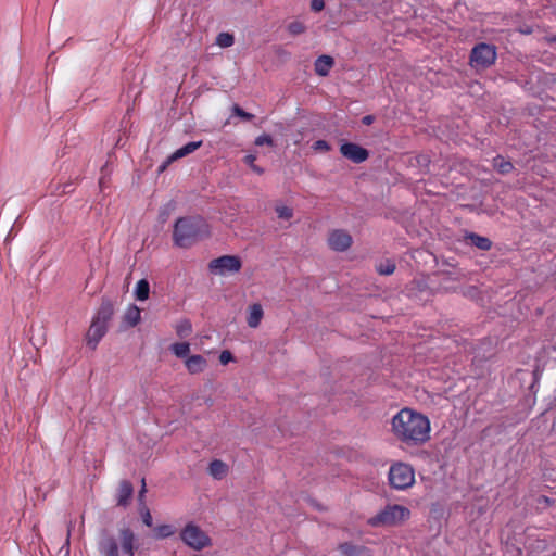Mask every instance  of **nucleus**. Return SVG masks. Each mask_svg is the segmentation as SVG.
<instances>
[{
    "label": "nucleus",
    "mask_w": 556,
    "mask_h": 556,
    "mask_svg": "<svg viewBox=\"0 0 556 556\" xmlns=\"http://www.w3.org/2000/svg\"><path fill=\"white\" fill-rule=\"evenodd\" d=\"M180 539L189 547L201 551L211 545L210 536L197 525L189 522L180 532Z\"/></svg>",
    "instance_id": "obj_7"
},
{
    "label": "nucleus",
    "mask_w": 556,
    "mask_h": 556,
    "mask_svg": "<svg viewBox=\"0 0 556 556\" xmlns=\"http://www.w3.org/2000/svg\"><path fill=\"white\" fill-rule=\"evenodd\" d=\"M170 352L178 358L189 357L190 344L188 342H175L169 346Z\"/></svg>",
    "instance_id": "obj_24"
},
{
    "label": "nucleus",
    "mask_w": 556,
    "mask_h": 556,
    "mask_svg": "<svg viewBox=\"0 0 556 556\" xmlns=\"http://www.w3.org/2000/svg\"><path fill=\"white\" fill-rule=\"evenodd\" d=\"M351 235L342 229L332 230L328 237V244L330 249L337 252H344L352 245Z\"/></svg>",
    "instance_id": "obj_9"
},
{
    "label": "nucleus",
    "mask_w": 556,
    "mask_h": 556,
    "mask_svg": "<svg viewBox=\"0 0 556 556\" xmlns=\"http://www.w3.org/2000/svg\"><path fill=\"white\" fill-rule=\"evenodd\" d=\"M140 320H141L140 308L135 304L129 305L124 314V323L128 327H135L140 323Z\"/></svg>",
    "instance_id": "obj_20"
},
{
    "label": "nucleus",
    "mask_w": 556,
    "mask_h": 556,
    "mask_svg": "<svg viewBox=\"0 0 556 556\" xmlns=\"http://www.w3.org/2000/svg\"><path fill=\"white\" fill-rule=\"evenodd\" d=\"M255 160H256V156L253 155V154H248L245 155L244 157V162L251 167V169L257 174H262L263 173V169L255 165Z\"/></svg>",
    "instance_id": "obj_32"
},
{
    "label": "nucleus",
    "mask_w": 556,
    "mask_h": 556,
    "mask_svg": "<svg viewBox=\"0 0 556 556\" xmlns=\"http://www.w3.org/2000/svg\"><path fill=\"white\" fill-rule=\"evenodd\" d=\"M202 146V141H191L182 146L181 148L177 149L167 160V163L174 162L178 159H181L188 154H191L197 149H199Z\"/></svg>",
    "instance_id": "obj_19"
},
{
    "label": "nucleus",
    "mask_w": 556,
    "mask_h": 556,
    "mask_svg": "<svg viewBox=\"0 0 556 556\" xmlns=\"http://www.w3.org/2000/svg\"><path fill=\"white\" fill-rule=\"evenodd\" d=\"M132 493H134L132 484L127 480H123L119 483V488L117 491V505L126 506L129 503V500L131 498Z\"/></svg>",
    "instance_id": "obj_18"
},
{
    "label": "nucleus",
    "mask_w": 556,
    "mask_h": 556,
    "mask_svg": "<svg viewBox=\"0 0 556 556\" xmlns=\"http://www.w3.org/2000/svg\"><path fill=\"white\" fill-rule=\"evenodd\" d=\"M144 493H146V481H144V479H142V486H141V490H140V493H139V501L143 500Z\"/></svg>",
    "instance_id": "obj_39"
},
{
    "label": "nucleus",
    "mask_w": 556,
    "mask_h": 556,
    "mask_svg": "<svg viewBox=\"0 0 556 556\" xmlns=\"http://www.w3.org/2000/svg\"><path fill=\"white\" fill-rule=\"evenodd\" d=\"M99 552L101 556H118V544L114 536L104 535L99 541Z\"/></svg>",
    "instance_id": "obj_13"
},
{
    "label": "nucleus",
    "mask_w": 556,
    "mask_h": 556,
    "mask_svg": "<svg viewBox=\"0 0 556 556\" xmlns=\"http://www.w3.org/2000/svg\"><path fill=\"white\" fill-rule=\"evenodd\" d=\"M255 144L256 146H264V144L273 146L274 141H273L271 136H269L267 134H263V135L256 137Z\"/></svg>",
    "instance_id": "obj_34"
},
{
    "label": "nucleus",
    "mask_w": 556,
    "mask_h": 556,
    "mask_svg": "<svg viewBox=\"0 0 556 556\" xmlns=\"http://www.w3.org/2000/svg\"><path fill=\"white\" fill-rule=\"evenodd\" d=\"M395 270V264L392 261H386L377 266V271L380 275H391Z\"/></svg>",
    "instance_id": "obj_29"
},
{
    "label": "nucleus",
    "mask_w": 556,
    "mask_h": 556,
    "mask_svg": "<svg viewBox=\"0 0 556 556\" xmlns=\"http://www.w3.org/2000/svg\"><path fill=\"white\" fill-rule=\"evenodd\" d=\"M334 64L333 58L330 55H320L314 63L315 72L317 75L327 76Z\"/></svg>",
    "instance_id": "obj_16"
},
{
    "label": "nucleus",
    "mask_w": 556,
    "mask_h": 556,
    "mask_svg": "<svg viewBox=\"0 0 556 556\" xmlns=\"http://www.w3.org/2000/svg\"><path fill=\"white\" fill-rule=\"evenodd\" d=\"M394 437L408 446H420L430 440L429 418L412 408H402L391 420Z\"/></svg>",
    "instance_id": "obj_1"
},
{
    "label": "nucleus",
    "mask_w": 556,
    "mask_h": 556,
    "mask_svg": "<svg viewBox=\"0 0 556 556\" xmlns=\"http://www.w3.org/2000/svg\"><path fill=\"white\" fill-rule=\"evenodd\" d=\"M288 30L291 35H301L306 30L305 25L302 22L294 21L288 25Z\"/></svg>",
    "instance_id": "obj_30"
},
{
    "label": "nucleus",
    "mask_w": 556,
    "mask_h": 556,
    "mask_svg": "<svg viewBox=\"0 0 556 556\" xmlns=\"http://www.w3.org/2000/svg\"><path fill=\"white\" fill-rule=\"evenodd\" d=\"M312 148L315 150V151H323V152H327L330 150V146L329 143L326 141V140H317L313 143Z\"/></svg>",
    "instance_id": "obj_35"
},
{
    "label": "nucleus",
    "mask_w": 556,
    "mask_h": 556,
    "mask_svg": "<svg viewBox=\"0 0 556 556\" xmlns=\"http://www.w3.org/2000/svg\"><path fill=\"white\" fill-rule=\"evenodd\" d=\"M108 326L92 319L91 325L87 332V344L93 350L97 348L100 340L105 336Z\"/></svg>",
    "instance_id": "obj_10"
},
{
    "label": "nucleus",
    "mask_w": 556,
    "mask_h": 556,
    "mask_svg": "<svg viewBox=\"0 0 556 556\" xmlns=\"http://www.w3.org/2000/svg\"><path fill=\"white\" fill-rule=\"evenodd\" d=\"M233 361V356L230 351L225 350L219 354V362L222 365H227Z\"/></svg>",
    "instance_id": "obj_37"
},
{
    "label": "nucleus",
    "mask_w": 556,
    "mask_h": 556,
    "mask_svg": "<svg viewBox=\"0 0 556 556\" xmlns=\"http://www.w3.org/2000/svg\"><path fill=\"white\" fill-rule=\"evenodd\" d=\"M140 514H141L143 523L147 527H151L152 526V516H151L150 510L144 506L141 508Z\"/></svg>",
    "instance_id": "obj_36"
},
{
    "label": "nucleus",
    "mask_w": 556,
    "mask_h": 556,
    "mask_svg": "<svg viewBox=\"0 0 556 556\" xmlns=\"http://www.w3.org/2000/svg\"><path fill=\"white\" fill-rule=\"evenodd\" d=\"M493 166L501 174H508L514 168L511 162L505 160L501 155H497L493 159Z\"/></svg>",
    "instance_id": "obj_25"
},
{
    "label": "nucleus",
    "mask_w": 556,
    "mask_h": 556,
    "mask_svg": "<svg viewBox=\"0 0 556 556\" xmlns=\"http://www.w3.org/2000/svg\"><path fill=\"white\" fill-rule=\"evenodd\" d=\"M276 213L281 219H290L293 216V210L286 205H278L276 207Z\"/></svg>",
    "instance_id": "obj_31"
},
{
    "label": "nucleus",
    "mask_w": 556,
    "mask_h": 556,
    "mask_svg": "<svg viewBox=\"0 0 556 556\" xmlns=\"http://www.w3.org/2000/svg\"><path fill=\"white\" fill-rule=\"evenodd\" d=\"M340 152L344 157L356 164L365 162L369 156L365 148L353 142H343Z\"/></svg>",
    "instance_id": "obj_8"
},
{
    "label": "nucleus",
    "mask_w": 556,
    "mask_h": 556,
    "mask_svg": "<svg viewBox=\"0 0 556 556\" xmlns=\"http://www.w3.org/2000/svg\"><path fill=\"white\" fill-rule=\"evenodd\" d=\"M174 328H175L176 334L180 339L188 338L192 333V330H193L192 324L188 318H182V319L178 320L175 324Z\"/></svg>",
    "instance_id": "obj_22"
},
{
    "label": "nucleus",
    "mask_w": 556,
    "mask_h": 556,
    "mask_svg": "<svg viewBox=\"0 0 556 556\" xmlns=\"http://www.w3.org/2000/svg\"><path fill=\"white\" fill-rule=\"evenodd\" d=\"M119 539L122 545V553L126 556H135L136 551V536L129 528H124L119 531Z\"/></svg>",
    "instance_id": "obj_11"
},
{
    "label": "nucleus",
    "mask_w": 556,
    "mask_h": 556,
    "mask_svg": "<svg viewBox=\"0 0 556 556\" xmlns=\"http://www.w3.org/2000/svg\"><path fill=\"white\" fill-rule=\"evenodd\" d=\"M496 47L481 42L476 45L470 53V65L476 70H484L492 66L496 61Z\"/></svg>",
    "instance_id": "obj_4"
},
{
    "label": "nucleus",
    "mask_w": 556,
    "mask_h": 556,
    "mask_svg": "<svg viewBox=\"0 0 556 556\" xmlns=\"http://www.w3.org/2000/svg\"><path fill=\"white\" fill-rule=\"evenodd\" d=\"M65 545L67 547L70 546V532L67 533V536H66V540H65Z\"/></svg>",
    "instance_id": "obj_41"
},
{
    "label": "nucleus",
    "mask_w": 556,
    "mask_h": 556,
    "mask_svg": "<svg viewBox=\"0 0 556 556\" xmlns=\"http://www.w3.org/2000/svg\"><path fill=\"white\" fill-rule=\"evenodd\" d=\"M471 243L480 250L488 251L491 249L492 242L489 238L479 236L477 233H470L468 236Z\"/></svg>",
    "instance_id": "obj_26"
},
{
    "label": "nucleus",
    "mask_w": 556,
    "mask_h": 556,
    "mask_svg": "<svg viewBox=\"0 0 556 556\" xmlns=\"http://www.w3.org/2000/svg\"><path fill=\"white\" fill-rule=\"evenodd\" d=\"M415 481V471L412 466L397 463L391 466L389 470V482L391 486L397 490H405L413 485Z\"/></svg>",
    "instance_id": "obj_5"
},
{
    "label": "nucleus",
    "mask_w": 556,
    "mask_h": 556,
    "mask_svg": "<svg viewBox=\"0 0 556 556\" xmlns=\"http://www.w3.org/2000/svg\"><path fill=\"white\" fill-rule=\"evenodd\" d=\"M135 298L138 301H146L149 299L150 294V285L147 279H140L134 291Z\"/></svg>",
    "instance_id": "obj_23"
},
{
    "label": "nucleus",
    "mask_w": 556,
    "mask_h": 556,
    "mask_svg": "<svg viewBox=\"0 0 556 556\" xmlns=\"http://www.w3.org/2000/svg\"><path fill=\"white\" fill-rule=\"evenodd\" d=\"M410 516L408 508L402 505H387L377 515L368 519V525L371 527H393L407 520Z\"/></svg>",
    "instance_id": "obj_3"
},
{
    "label": "nucleus",
    "mask_w": 556,
    "mask_h": 556,
    "mask_svg": "<svg viewBox=\"0 0 556 556\" xmlns=\"http://www.w3.org/2000/svg\"><path fill=\"white\" fill-rule=\"evenodd\" d=\"M207 267L216 276L233 275L241 270L242 261L237 255H223L210 261Z\"/></svg>",
    "instance_id": "obj_6"
},
{
    "label": "nucleus",
    "mask_w": 556,
    "mask_h": 556,
    "mask_svg": "<svg viewBox=\"0 0 556 556\" xmlns=\"http://www.w3.org/2000/svg\"><path fill=\"white\" fill-rule=\"evenodd\" d=\"M215 42L220 48H228L235 43V38L229 33H220L217 35Z\"/></svg>",
    "instance_id": "obj_27"
},
{
    "label": "nucleus",
    "mask_w": 556,
    "mask_h": 556,
    "mask_svg": "<svg viewBox=\"0 0 556 556\" xmlns=\"http://www.w3.org/2000/svg\"><path fill=\"white\" fill-rule=\"evenodd\" d=\"M339 549L344 556H371V551L364 545L343 543L339 545Z\"/></svg>",
    "instance_id": "obj_15"
},
{
    "label": "nucleus",
    "mask_w": 556,
    "mask_h": 556,
    "mask_svg": "<svg viewBox=\"0 0 556 556\" xmlns=\"http://www.w3.org/2000/svg\"><path fill=\"white\" fill-rule=\"evenodd\" d=\"M227 470H228L227 465L219 459H215V460L211 462L210 467H208L210 475L214 479H218V480L226 476Z\"/></svg>",
    "instance_id": "obj_21"
},
{
    "label": "nucleus",
    "mask_w": 556,
    "mask_h": 556,
    "mask_svg": "<svg viewBox=\"0 0 556 556\" xmlns=\"http://www.w3.org/2000/svg\"><path fill=\"white\" fill-rule=\"evenodd\" d=\"M232 112H233L237 116H239V117H241V118H243V119H245V121H251V119L254 117V115H253V114H251V113H249V112H245V111H244V110H242L239 105H235V106H233V109H232Z\"/></svg>",
    "instance_id": "obj_33"
},
{
    "label": "nucleus",
    "mask_w": 556,
    "mask_h": 556,
    "mask_svg": "<svg viewBox=\"0 0 556 556\" xmlns=\"http://www.w3.org/2000/svg\"><path fill=\"white\" fill-rule=\"evenodd\" d=\"M372 119H374V117H372V116L367 115V116H365V117L363 118V123H364L365 125H370V124L372 123Z\"/></svg>",
    "instance_id": "obj_40"
},
{
    "label": "nucleus",
    "mask_w": 556,
    "mask_h": 556,
    "mask_svg": "<svg viewBox=\"0 0 556 556\" xmlns=\"http://www.w3.org/2000/svg\"><path fill=\"white\" fill-rule=\"evenodd\" d=\"M210 236V226L201 216L179 217L173 229V242L176 247L188 249Z\"/></svg>",
    "instance_id": "obj_2"
},
{
    "label": "nucleus",
    "mask_w": 556,
    "mask_h": 556,
    "mask_svg": "<svg viewBox=\"0 0 556 556\" xmlns=\"http://www.w3.org/2000/svg\"><path fill=\"white\" fill-rule=\"evenodd\" d=\"M157 539L169 538L175 533V529L170 525H161L154 529Z\"/></svg>",
    "instance_id": "obj_28"
},
{
    "label": "nucleus",
    "mask_w": 556,
    "mask_h": 556,
    "mask_svg": "<svg viewBox=\"0 0 556 556\" xmlns=\"http://www.w3.org/2000/svg\"><path fill=\"white\" fill-rule=\"evenodd\" d=\"M264 311L261 304L255 303L249 307L247 324L250 328H257L263 319Z\"/></svg>",
    "instance_id": "obj_17"
},
{
    "label": "nucleus",
    "mask_w": 556,
    "mask_h": 556,
    "mask_svg": "<svg viewBox=\"0 0 556 556\" xmlns=\"http://www.w3.org/2000/svg\"><path fill=\"white\" fill-rule=\"evenodd\" d=\"M325 9V0H311V10L313 12H320Z\"/></svg>",
    "instance_id": "obj_38"
},
{
    "label": "nucleus",
    "mask_w": 556,
    "mask_h": 556,
    "mask_svg": "<svg viewBox=\"0 0 556 556\" xmlns=\"http://www.w3.org/2000/svg\"><path fill=\"white\" fill-rule=\"evenodd\" d=\"M113 314H114L113 303L108 299H103L97 314L94 315V317L92 319L108 326Z\"/></svg>",
    "instance_id": "obj_14"
},
{
    "label": "nucleus",
    "mask_w": 556,
    "mask_h": 556,
    "mask_svg": "<svg viewBox=\"0 0 556 556\" xmlns=\"http://www.w3.org/2000/svg\"><path fill=\"white\" fill-rule=\"evenodd\" d=\"M185 367L190 375L203 372L207 367V361L200 354H194L185 359Z\"/></svg>",
    "instance_id": "obj_12"
}]
</instances>
